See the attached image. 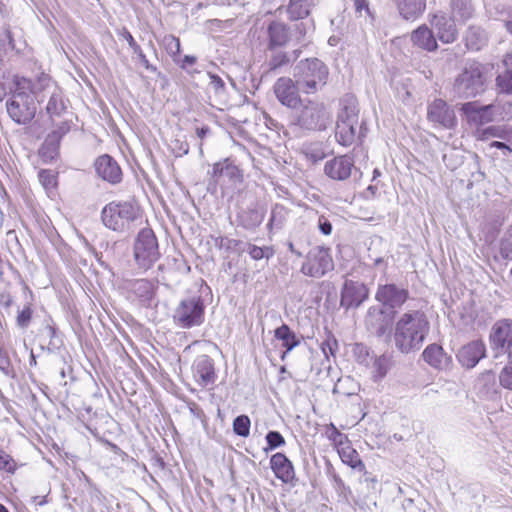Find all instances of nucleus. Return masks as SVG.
Instances as JSON below:
<instances>
[{
  "mask_svg": "<svg viewBox=\"0 0 512 512\" xmlns=\"http://www.w3.org/2000/svg\"><path fill=\"white\" fill-rule=\"evenodd\" d=\"M430 330V323L424 312L415 310L403 313L395 323L394 343L405 354L421 348Z\"/></svg>",
  "mask_w": 512,
  "mask_h": 512,
  "instance_id": "obj_1",
  "label": "nucleus"
},
{
  "mask_svg": "<svg viewBox=\"0 0 512 512\" xmlns=\"http://www.w3.org/2000/svg\"><path fill=\"white\" fill-rule=\"evenodd\" d=\"M293 78L302 93L315 94L327 84L329 68L318 58H306L293 67Z\"/></svg>",
  "mask_w": 512,
  "mask_h": 512,
  "instance_id": "obj_2",
  "label": "nucleus"
},
{
  "mask_svg": "<svg viewBox=\"0 0 512 512\" xmlns=\"http://www.w3.org/2000/svg\"><path fill=\"white\" fill-rule=\"evenodd\" d=\"M359 125V109L355 98L349 96L341 101V109L338 113L335 137L342 146H350L355 139L364 136L363 123Z\"/></svg>",
  "mask_w": 512,
  "mask_h": 512,
  "instance_id": "obj_3",
  "label": "nucleus"
},
{
  "mask_svg": "<svg viewBox=\"0 0 512 512\" xmlns=\"http://www.w3.org/2000/svg\"><path fill=\"white\" fill-rule=\"evenodd\" d=\"M299 107L292 115V126L303 130L321 131L331 122V115L322 102L306 99Z\"/></svg>",
  "mask_w": 512,
  "mask_h": 512,
  "instance_id": "obj_4",
  "label": "nucleus"
},
{
  "mask_svg": "<svg viewBox=\"0 0 512 512\" xmlns=\"http://www.w3.org/2000/svg\"><path fill=\"white\" fill-rule=\"evenodd\" d=\"M139 206L132 201H112L101 211L103 225L116 232L129 230L131 224L139 217Z\"/></svg>",
  "mask_w": 512,
  "mask_h": 512,
  "instance_id": "obj_5",
  "label": "nucleus"
},
{
  "mask_svg": "<svg viewBox=\"0 0 512 512\" xmlns=\"http://www.w3.org/2000/svg\"><path fill=\"white\" fill-rule=\"evenodd\" d=\"M133 255L139 269L147 271L160 258L157 238L150 228L139 231L133 246Z\"/></svg>",
  "mask_w": 512,
  "mask_h": 512,
  "instance_id": "obj_6",
  "label": "nucleus"
},
{
  "mask_svg": "<svg viewBox=\"0 0 512 512\" xmlns=\"http://www.w3.org/2000/svg\"><path fill=\"white\" fill-rule=\"evenodd\" d=\"M485 83L482 65L478 62H470L455 79L454 91L462 98L475 97L484 92Z\"/></svg>",
  "mask_w": 512,
  "mask_h": 512,
  "instance_id": "obj_7",
  "label": "nucleus"
},
{
  "mask_svg": "<svg viewBox=\"0 0 512 512\" xmlns=\"http://www.w3.org/2000/svg\"><path fill=\"white\" fill-rule=\"evenodd\" d=\"M205 305L200 296H192L179 302L173 311L174 324L182 329L201 326L205 319Z\"/></svg>",
  "mask_w": 512,
  "mask_h": 512,
  "instance_id": "obj_8",
  "label": "nucleus"
},
{
  "mask_svg": "<svg viewBox=\"0 0 512 512\" xmlns=\"http://www.w3.org/2000/svg\"><path fill=\"white\" fill-rule=\"evenodd\" d=\"M6 109L9 117L17 124H28L36 114V106L33 97L15 86L9 99L6 101Z\"/></svg>",
  "mask_w": 512,
  "mask_h": 512,
  "instance_id": "obj_9",
  "label": "nucleus"
},
{
  "mask_svg": "<svg viewBox=\"0 0 512 512\" xmlns=\"http://www.w3.org/2000/svg\"><path fill=\"white\" fill-rule=\"evenodd\" d=\"M334 269V262L330 249L316 246L310 249L306 261L302 264L301 272L309 277L321 278Z\"/></svg>",
  "mask_w": 512,
  "mask_h": 512,
  "instance_id": "obj_10",
  "label": "nucleus"
},
{
  "mask_svg": "<svg viewBox=\"0 0 512 512\" xmlns=\"http://www.w3.org/2000/svg\"><path fill=\"white\" fill-rule=\"evenodd\" d=\"M274 93L277 100L290 109H297L302 104L300 96V86L296 83V79L290 77H280L275 82Z\"/></svg>",
  "mask_w": 512,
  "mask_h": 512,
  "instance_id": "obj_11",
  "label": "nucleus"
},
{
  "mask_svg": "<svg viewBox=\"0 0 512 512\" xmlns=\"http://www.w3.org/2000/svg\"><path fill=\"white\" fill-rule=\"evenodd\" d=\"M499 107L494 104L479 105L477 102H467L461 107L467 122L479 129L481 126L493 122L498 114Z\"/></svg>",
  "mask_w": 512,
  "mask_h": 512,
  "instance_id": "obj_12",
  "label": "nucleus"
},
{
  "mask_svg": "<svg viewBox=\"0 0 512 512\" xmlns=\"http://www.w3.org/2000/svg\"><path fill=\"white\" fill-rule=\"evenodd\" d=\"M490 344L493 350L507 354L512 361V320H499L493 325Z\"/></svg>",
  "mask_w": 512,
  "mask_h": 512,
  "instance_id": "obj_13",
  "label": "nucleus"
},
{
  "mask_svg": "<svg viewBox=\"0 0 512 512\" xmlns=\"http://www.w3.org/2000/svg\"><path fill=\"white\" fill-rule=\"evenodd\" d=\"M408 297V290L394 283L379 284L375 293V300L381 303L382 307L392 311L401 308Z\"/></svg>",
  "mask_w": 512,
  "mask_h": 512,
  "instance_id": "obj_14",
  "label": "nucleus"
},
{
  "mask_svg": "<svg viewBox=\"0 0 512 512\" xmlns=\"http://www.w3.org/2000/svg\"><path fill=\"white\" fill-rule=\"evenodd\" d=\"M14 84L18 89L29 93L33 100L42 102L47 98L50 91V84H56L49 75L42 73L35 80L16 76Z\"/></svg>",
  "mask_w": 512,
  "mask_h": 512,
  "instance_id": "obj_15",
  "label": "nucleus"
},
{
  "mask_svg": "<svg viewBox=\"0 0 512 512\" xmlns=\"http://www.w3.org/2000/svg\"><path fill=\"white\" fill-rule=\"evenodd\" d=\"M394 313L382 306H371L365 316V326L372 334L381 337L388 332Z\"/></svg>",
  "mask_w": 512,
  "mask_h": 512,
  "instance_id": "obj_16",
  "label": "nucleus"
},
{
  "mask_svg": "<svg viewBox=\"0 0 512 512\" xmlns=\"http://www.w3.org/2000/svg\"><path fill=\"white\" fill-rule=\"evenodd\" d=\"M369 296V289L361 282L346 280L341 291L340 305L346 309L359 307Z\"/></svg>",
  "mask_w": 512,
  "mask_h": 512,
  "instance_id": "obj_17",
  "label": "nucleus"
},
{
  "mask_svg": "<svg viewBox=\"0 0 512 512\" xmlns=\"http://www.w3.org/2000/svg\"><path fill=\"white\" fill-rule=\"evenodd\" d=\"M353 170L356 171L354 160L349 155L334 157L328 160L324 165L325 175L336 181L349 179Z\"/></svg>",
  "mask_w": 512,
  "mask_h": 512,
  "instance_id": "obj_18",
  "label": "nucleus"
},
{
  "mask_svg": "<svg viewBox=\"0 0 512 512\" xmlns=\"http://www.w3.org/2000/svg\"><path fill=\"white\" fill-rule=\"evenodd\" d=\"M211 177L218 184L236 185L243 181L241 170L228 158L213 164Z\"/></svg>",
  "mask_w": 512,
  "mask_h": 512,
  "instance_id": "obj_19",
  "label": "nucleus"
},
{
  "mask_svg": "<svg viewBox=\"0 0 512 512\" xmlns=\"http://www.w3.org/2000/svg\"><path fill=\"white\" fill-rule=\"evenodd\" d=\"M486 356V346L482 340H474L462 346L457 358L460 364L466 368L475 367Z\"/></svg>",
  "mask_w": 512,
  "mask_h": 512,
  "instance_id": "obj_20",
  "label": "nucleus"
},
{
  "mask_svg": "<svg viewBox=\"0 0 512 512\" xmlns=\"http://www.w3.org/2000/svg\"><path fill=\"white\" fill-rule=\"evenodd\" d=\"M427 116L430 122L445 128H451L455 124L454 111L442 99H436L428 106Z\"/></svg>",
  "mask_w": 512,
  "mask_h": 512,
  "instance_id": "obj_21",
  "label": "nucleus"
},
{
  "mask_svg": "<svg viewBox=\"0 0 512 512\" xmlns=\"http://www.w3.org/2000/svg\"><path fill=\"white\" fill-rule=\"evenodd\" d=\"M95 170L103 180L116 184L122 179V171L118 163L109 155L99 156L95 161Z\"/></svg>",
  "mask_w": 512,
  "mask_h": 512,
  "instance_id": "obj_22",
  "label": "nucleus"
},
{
  "mask_svg": "<svg viewBox=\"0 0 512 512\" xmlns=\"http://www.w3.org/2000/svg\"><path fill=\"white\" fill-rule=\"evenodd\" d=\"M266 209L258 202L252 203L246 209H242L237 214L239 226L246 230H255L261 225L265 218Z\"/></svg>",
  "mask_w": 512,
  "mask_h": 512,
  "instance_id": "obj_23",
  "label": "nucleus"
},
{
  "mask_svg": "<svg viewBox=\"0 0 512 512\" xmlns=\"http://www.w3.org/2000/svg\"><path fill=\"white\" fill-rule=\"evenodd\" d=\"M270 467L276 478L283 483H292L295 480L294 466L283 453H276L271 456Z\"/></svg>",
  "mask_w": 512,
  "mask_h": 512,
  "instance_id": "obj_24",
  "label": "nucleus"
},
{
  "mask_svg": "<svg viewBox=\"0 0 512 512\" xmlns=\"http://www.w3.org/2000/svg\"><path fill=\"white\" fill-rule=\"evenodd\" d=\"M194 377L200 386L206 387L215 381V371L212 359L207 355L199 356L193 366Z\"/></svg>",
  "mask_w": 512,
  "mask_h": 512,
  "instance_id": "obj_25",
  "label": "nucleus"
},
{
  "mask_svg": "<svg viewBox=\"0 0 512 512\" xmlns=\"http://www.w3.org/2000/svg\"><path fill=\"white\" fill-rule=\"evenodd\" d=\"M431 24L437 30L438 38L443 43H452L456 40L458 32L452 18L444 14H435Z\"/></svg>",
  "mask_w": 512,
  "mask_h": 512,
  "instance_id": "obj_26",
  "label": "nucleus"
},
{
  "mask_svg": "<svg viewBox=\"0 0 512 512\" xmlns=\"http://www.w3.org/2000/svg\"><path fill=\"white\" fill-rule=\"evenodd\" d=\"M422 357L430 366L440 370L448 368L451 363V357L438 344L428 345L424 349Z\"/></svg>",
  "mask_w": 512,
  "mask_h": 512,
  "instance_id": "obj_27",
  "label": "nucleus"
},
{
  "mask_svg": "<svg viewBox=\"0 0 512 512\" xmlns=\"http://www.w3.org/2000/svg\"><path fill=\"white\" fill-rule=\"evenodd\" d=\"M48 102L46 112L50 117H59L65 112L67 106L63 92L57 84H50V91L47 93Z\"/></svg>",
  "mask_w": 512,
  "mask_h": 512,
  "instance_id": "obj_28",
  "label": "nucleus"
},
{
  "mask_svg": "<svg viewBox=\"0 0 512 512\" xmlns=\"http://www.w3.org/2000/svg\"><path fill=\"white\" fill-rule=\"evenodd\" d=\"M411 41L414 46L427 51H434L438 46L432 31L425 25L411 33Z\"/></svg>",
  "mask_w": 512,
  "mask_h": 512,
  "instance_id": "obj_29",
  "label": "nucleus"
},
{
  "mask_svg": "<svg viewBox=\"0 0 512 512\" xmlns=\"http://www.w3.org/2000/svg\"><path fill=\"white\" fill-rule=\"evenodd\" d=\"M274 336L277 340L282 342V346L286 349L281 356L282 360L290 351L300 344V340L297 338L296 334L286 324H282L278 327L274 331Z\"/></svg>",
  "mask_w": 512,
  "mask_h": 512,
  "instance_id": "obj_30",
  "label": "nucleus"
},
{
  "mask_svg": "<svg viewBox=\"0 0 512 512\" xmlns=\"http://www.w3.org/2000/svg\"><path fill=\"white\" fill-rule=\"evenodd\" d=\"M128 289L142 301H149L154 294V285L147 279H136L128 283Z\"/></svg>",
  "mask_w": 512,
  "mask_h": 512,
  "instance_id": "obj_31",
  "label": "nucleus"
},
{
  "mask_svg": "<svg viewBox=\"0 0 512 512\" xmlns=\"http://www.w3.org/2000/svg\"><path fill=\"white\" fill-rule=\"evenodd\" d=\"M371 374L375 382L382 380L388 373L391 367V358L386 355L372 356Z\"/></svg>",
  "mask_w": 512,
  "mask_h": 512,
  "instance_id": "obj_32",
  "label": "nucleus"
},
{
  "mask_svg": "<svg viewBox=\"0 0 512 512\" xmlns=\"http://www.w3.org/2000/svg\"><path fill=\"white\" fill-rule=\"evenodd\" d=\"M269 48L283 46L288 40V32L281 23L273 22L268 27Z\"/></svg>",
  "mask_w": 512,
  "mask_h": 512,
  "instance_id": "obj_33",
  "label": "nucleus"
},
{
  "mask_svg": "<svg viewBox=\"0 0 512 512\" xmlns=\"http://www.w3.org/2000/svg\"><path fill=\"white\" fill-rule=\"evenodd\" d=\"M57 137L58 136L48 134L41 145L39 155L44 162H51L57 158L60 144L57 142Z\"/></svg>",
  "mask_w": 512,
  "mask_h": 512,
  "instance_id": "obj_34",
  "label": "nucleus"
},
{
  "mask_svg": "<svg viewBox=\"0 0 512 512\" xmlns=\"http://www.w3.org/2000/svg\"><path fill=\"white\" fill-rule=\"evenodd\" d=\"M339 456L343 463L349 465L353 469L358 471L365 470V465L362 462L358 452L351 446L347 445L339 449Z\"/></svg>",
  "mask_w": 512,
  "mask_h": 512,
  "instance_id": "obj_35",
  "label": "nucleus"
},
{
  "mask_svg": "<svg viewBox=\"0 0 512 512\" xmlns=\"http://www.w3.org/2000/svg\"><path fill=\"white\" fill-rule=\"evenodd\" d=\"M465 42L469 50L478 51L486 43L485 32L478 27H470L466 32Z\"/></svg>",
  "mask_w": 512,
  "mask_h": 512,
  "instance_id": "obj_36",
  "label": "nucleus"
},
{
  "mask_svg": "<svg viewBox=\"0 0 512 512\" xmlns=\"http://www.w3.org/2000/svg\"><path fill=\"white\" fill-rule=\"evenodd\" d=\"M425 2H399L398 10L406 20L417 19L425 10Z\"/></svg>",
  "mask_w": 512,
  "mask_h": 512,
  "instance_id": "obj_37",
  "label": "nucleus"
},
{
  "mask_svg": "<svg viewBox=\"0 0 512 512\" xmlns=\"http://www.w3.org/2000/svg\"><path fill=\"white\" fill-rule=\"evenodd\" d=\"M278 10L281 15L286 13L288 19L298 20L309 14V5L308 2H289L285 9L280 7Z\"/></svg>",
  "mask_w": 512,
  "mask_h": 512,
  "instance_id": "obj_38",
  "label": "nucleus"
},
{
  "mask_svg": "<svg viewBox=\"0 0 512 512\" xmlns=\"http://www.w3.org/2000/svg\"><path fill=\"white\" fill-rule=\"evenodd\" d=\"M485 8L491 17L504 21L505 23L509 21L508 17H510V11L507 9L506 2H488Z\"/></svg>",
  "mask_w": 512,
  "mask_h": 512,
  "instance_id": "obj_39",
  "label": "nucleus"
},
{
  "mask_svg": "<svg viewBox=\"0 0 512 512\" xmlns=\"http://www.w3.org/2000/svg\"><path fill=\"white\" fill-rule=\"evenodd\" d=\"M500 254L504 259L512 260V224L505 230L500 240Z\"/></svg>",
  "mask_w": 512,
  "mask_h": 512,
  "instance_id": "obj_40",
  "label": "nucleus"
},
{
  "mask_svg": "<svg viewBox=\"0 0 512 512\" xmlns=\"http://www.w3.org/2000/svg\"><path fill=\"white\" fill-rule=\"evenodd\" d=\"M250 426L251 421L247 415H239L233 421V431L241 437L249 436Z\"/></svg>",
  "mask_w": 512,
  "mask_h": 512,
  "instance_id": "obj_41",
  "label": "nucleus"
},
{
  "mask_svg": "<svg viewBox=\"0 0 512 512\" xmlns=\"http://www.w3.org/2000/svg\"><path fill=\"white\" fill-rule=\"evenodd\" d=\"M496 86L499 92L512 94V70H505L496 77Z\"/></svg>",
  "mask_w": 512,
  "mask_h": 512,
  "instance_id": "obj_42",
  "label": "nucleus"
},
{
  "mask_svg": "<svg viewBox=\"0 0 512 512\" xmlns=\"http://www.w3.org/2000/svg\"><path fill=\"white\" fill-rule=\"evenodd\" d=\"M18 467L14 458L0 447V471L14 474Z\"/></svg>",
  "mask_w": 512,
  "mask_h": 512,
  "instance_id": "obj_43",
  "label": "nucleus"
},
{
  "mask_svg": "<svg viewBox=\"0 0 512 512\" xmlns=\"http://www.w3.org/2000/svg\"><path fill=\"white\" fill-rule=\"evenodd\" d=\"M477 139L485 141L493 137L503 138L504 130L501 126H489L486 128H479L476 131Z\"/></svg>",
  "mask_w": 512,
  "mask_h": 512,
  "instance_id": "obj_44",
  "label": "nucleus"
},
{
  "mask_svg": "<svg viewBox=\"0 0 512 512\" xmlns=\"http://www.w3.org/2000/svg\"><path fill=\"white\" fill-rule=\"evenodd\" d=\"M498 381L502 388L512 391V361L502 367L498 374Z\"/></svg>",
  "mask_w": 512,
  "mask_h": 512,
  "instance_id": "obj_45",
  "label": "nucleus"
},
{
  "mask_svg": "<svg viewBox=\"0 0 512 512\" xmlns=\"http://www.w3.org/2000/svg\"><path fill=\"white\" fill-rule=\"evenodd\" d=\"M265 439L267 442V447L264 448L265 452L282 447L286 443L284 437L278 431H269Z\"/></svg>",
  "mask_w": 512,
  "mask_h": 512,
  "instance_id": "obj_46",
  "label": "nucleus"
},
{
  "mask_svg": "<svg viewBox=\"0 0 512 512\" xmlns=\"http://www.w3.org/2000/svg\"><path fill=\"white\" fill-rule=\"evenodd\" d=\"M164 45L166 51L174 58L180 56L181 53V44L180 40L175 36L168 35L164 38Z\"/></svg>",
  "mask_w": 512,
  "mask_h": 512,
  "instance_id": "obj_47",
  "label": "nucleus"
},
{
  "mask_svg": "<svg viewBox=\"0 0 512 512\" xmlns=\"http://www.w3.org/2000/svg\"><path fill=\"white\" fill-rule=\"evenodd\" d=\"M247 252L254 260H261L264 257L269 258L273 255V251L270 247H258L252 244L248 245Z\"/></svg>",
  "mask_w": 512,
  "mask_h": 512,
  "instance_id": "obj_48",
  "label": "nucleus"
},
{
  "mask_svg": "<svg viewBox=\"0 0 512 512\" xmlns=\"http://www.w3.org/2000/svg\"><path fill=\"white\" fill-rule=\"evenodd\" d=\"M455 16H459L462 20L468 19L472 14L470 2H453L452 7Z\"/></svg>",
  "mask_w": 512,
  "mask_h": 512,
  "instance_id": "obj_49",
  "label": "nucleus"
},
{
  "mask_svg": "<svg viewBox=\"0 0 512 512\" xmlns=\"http://www.w3.org/2000/svg\"><path fill=\"white\" fill-rule=\"evenodd\" d=\"M32 315H33V310L31 308V306L26 305L21 311H19V313L17 315V318H16L17 326L22 329H26L31 322Z\"/></svg>",
  "mask_w": 512,
  "mask_h": 512,
  "instance_id": "obj_50",
  "label": "nucleus"
},
{
  "mask_svg": "<svg viewBox=\"0 0 512 512\" xmlns=\"http://www.w3.org/2000/svg\"><path fill=\"white\" fill-rule=\"evenodd\" d=\"M39 181L45 189H52L56 186V176L51 170H41L38 174Z\"/></svg>",
  "mask_w": 512,
  "mask_h": 512,
  "instance_id": "obj_51",
  "label": "nucleus"
},
{
  "mask_svg": "<svg viewBox=\"0 0 512 512\" xmlns=\"http://www.w3.org/2000/svg\"><path fill=\"white\" fill-rule=\"evenodd\" d=\"M289 63V58L286 53L278 52L272 56L268 66L270 70H276Z\"/></svg>",
  "mask_w": 512,
  "mask_h": 512,
  "instance_id": "obj_52",
  "label": "nucleus"
},
{
  "mask_svg": "<svg viewBox=\"0 0 512 512\" xmlns=\"http://www.w3.org/2000/svg\"><path fill=\"white\" fill-rule=\"evenodd\" d=\"M356 350L358 362L364 364L365 366H370L372 356L370 355L368 349L363 345H357Z\"/></svg>",
  "mask_w": 512,
  "mask_h": 512,
  "instance_id": "obj_53",
  "label": "nucleus"
},
{
  "mask_svg": "<svg viewBox=\"0 0 512 512\" xmlns=\"http://www.w3.org/2000/svg\"><path fill=\"white\" fill-rule=\"evenodd\" d=\"M209 77V85L214 89L215 92L222 91L225 87L224 81L216 74L211 72L207 73Z\"/></svg>",
  "mask_w": 512,
  "mask_h": 512,
  "instance_id": "obj_54",
  "label": "nucleus"
},
{
  "mask_svg": "<svg viewBox=\"0 0 512 512\" xmlns=\"http://www.w3.org/2000/svg\"><path fill=\"white\" fill-rule=\"evenodd\" d=\"M318 228L320 232L325 236L330 235L333 229L331 222L323 215L319 216L318 218Z\"/></svg>",
  "mask_w": 512,
  "mask_h": 512,
  "instance_id": "obj_55",
  "label": "nucleus"
},
{
  "mask_svg": "<svg viewBox=\"0 0 512 512\" xmlns=\"http://www.w3.org/2000/svg\"><path fill=\"white\" fill-rule=\"evenodd\" d=\"M119 35L128 42L129 46L133 49V52H140V46L135 42L132 34L126 28H122L119 31Z\"/></svg>",
  "mask_w": 512,
  "mask_h": 512,
  "instance_id": "obj_56",
  "label": "nucleus"
},
{
  "mask_svg": "<svg viewBox=\"0 0 512 512\" xmlns=\"http://www.w3.org/2000/svg\"><path fill=\"white\" fill-rule=\"evenodd\" d=\"M70 130V126L68 125V123L66 122H62L61 124L58 125V127L53 130L51 133H49V135H55V136H58L57 137V142L60 143L62 137L67 134Z\"/></svg>",
  "mask_w": 512,
  "mask_h": 512,
  "instance_id": "obj_57",
  "label": "nucleus"
},
{
  "mask_svg": "<svg viewBox=\"0 0 512 512\" xmlns=\"http://www.w3.org/2000/svg\"><path fill=\"white\" fill-rule=\"evenodd\" d=\"M337 349V341L335 339L328 340L322 345L323 353L328 356V354L334 355L335 350Z\"/></svg>",
  "mask_w": 512,
  "mask_h": 512,
  "instance_id": "obj_58",
  "label": "nucleus"
},
{
  "mask_svg": "<svg viewBox=\"0 0 512 512\" xmlns=\"http://www.w3.org/2000/svg\"><path fill=\"white\" fill-rule=\"evenodd\" d=\"M283 210V207L280 206V205H276L272 211H271V217L269 219V223H268V226L269 227H272L274 224L276 225H280L281 224V221L277 220V216L278 214Z\"/></svg>",
  "mask_w": 512,
  "mask_h": 512,
  "instance_id": "obj_59",
  "label": "nucleus"
},
{
  "mask_svg": "<svg viewBox=\"0 0 512 512\" xmlns=\"http://www.w3.org/2000/svg\"><path fill=\"white\" fill-rule=\"evenodd\" d=\"M331 432L329 433L328 437L335 443H342V439L345 437L341 432L338 431V429L331 424L330 425Z\"/></svg>",
  "mask_w": 512,
  "mask_h": 512,
  "instance_id": "obj_60",
  "label": "nucleus"
},
{
  "mask_svg": "<svg viewBox=\"0 0 512 512\" xmlns=\"http://www.w3.org/2000/svg\"><path fill=\"white\" fill-rule=\"evenodd\" d=\"M490 147L503 150L504 156H507L509 153L512 152V149L507 144H505L504 142H500V141L491 142Z\"/></svg>",
  "mask_w": 512,
  "mask_h": 512,
  "instance_id": "obj_61",
  "label": "nucleus"
},
{
  "mask_svg": "<svg viewBox=\"0 0 512 512\" xmlns=\"http://www.w3.org/2000/svg\"><path fill=\"white\" fill-rule=\"evenodd\" d=\"M175 62H177L182 69H186L187 66L193 65L196 63V57L191 56V55H186V56H184V58L182 59L181 62L178 61L177 59H175Z\"/></svg>",
  "mask_w": 512,
  "mask_h": 512,
  "instance_id": "obj_62",
  "label": "nucleus"
},
{
  "mask_svg": "<svg viewBox=\"0 0 512 512\" xmlns=\"http://www.w3.org/2000/svg\"><path fill=\"white\" fill-rule=\"evenodd\" d=\"M138 55L140 63L147 69L151 71H155V67L150 65L148 59L146 58L145 54L143 53L142 49L140 48V52H134Z\"/></svg>",
  "mask_w": 512,
  "mask_h": 512,
  "instance_id": "obj_63",
  "label": "nucleus"
},
{
  "mask_svg": "<svg viewBox=\"0 0 512 512\" xmlns=\"http://www.w3.org/2000/svg\"><path fill=\"white\" fill-rule=\"evenodd\" d=\"M503 64L507 70H512V52L505 55Z\"/></svg>",
  "mask_w": 512,
  "mask_h": 512,
  "instance_id": "obj_64",
  "label": "nucleus"
}]
</instances>
